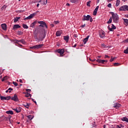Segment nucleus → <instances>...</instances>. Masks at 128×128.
Returning a JSON list of instances; mask_svg holds the SVG:
<instances>
[{
	"mask_svg": "<svg viewBox=\"0 0 128 128\" xmlns=\"http://www.w3.org/2000/svg\"><path fill=\"white\" fill-rule=\"evenodd\" d=\"M111 14H112V18L113 19L114 22L118 24V20H120V18H118V15L117 14L114 13V12H112Z\"/></svg>",
	"mask_w": 128,
	"mask_h": 128,
	"instance_id": "f257e3e1",
	"label": "nucleus"
},
{
	"mask_svg": "<svg viewBox=\"0 0 128 128\" xmlns=\"http://www.w3.org/2000/svg\"><path fill=\"white\" fill-rule=\"evenodd\" d=\"M44 46V44H40L38 45H35L34 46H32L30 47V48L32 50L34 48V50H38V48H42Z\"/></svg>",
	"mask_w": 128,
	"mask_h": 128,
	"instance_id": "f03ea898",
	"label": "nucleus"
},
{
	"mask_svg": "<svg viewBox=\"0 0 128 128\" xmlns=\"http://www.w3.org/2000/svg\"><path fill=\"white\" fill-rule=\"evenodd\" d=\"M99 36L100 38H106V32L102 30H100L99 31Z\"/></svg>",
	"mask_w": 128,
	"mask_h": 128,
	"instance_id": "7ed1b4c3",
	"label": "nucleus"
},
{
	"mask_svg": "<svg viewBox=\"0 0 128 128\" xmlns=\"http://www.w3.org/2000/svg\"><path fill=\"white\" fill-rule=\"evenodd\" d=\"M56 52H58L60 54V56H62V54H64V49H58L56 50Z\"/></svg>",
	"mask_w": 128,
	"mask_h": 128,
	"instance_id": "20e7f679",
	"label": "nucleus"
},
{
	"mask_svg": "<svg viewBox=\"0 0 128 128\" xmlns=\"http://www.w3.org/2000/svg\"><path fill=\"white\" fill-rule=\"evenodd\" d=\"M34 16H36V13L32 14H30L28 16L25 18H24V20H31V18H32Z\"/></svg>",
	"mask_w": 128,
	"mask_h": 128,
	"instance_id": "39448f33",
	"label": "nucleus"
},
{
	"mask_svg": "<svg viewBox=\"0 0 128 128\" xmlns=\"http://www.w3.org/2000/svg\"><path fill=\"white\" fill-rule=\"evenodd\" d=\"M83 18L82 20H84H84H90V15H87L86 16V15H84L83 16Z\"/></svg>",
	"mask_w": 128,
	"mask_h": 128,
	"instance_id": "423d86ee",
	"label": "nucleus"
},
{
	"mask_svg": "<svg viewBox=\"0 0 128 128\" xmlns=\"http://www.w3.org/2000/svg\"><path fill=\"white\" fill-rule=\"evenodd\" d=\"M108 30H110V32H114V30H116V26H114V24H112L111 28H110V26H108Z\"/></svg>",
	"mask_w": 128,
	"mask_h": 128,
	"instance_id": "0eeeda50",
	"label": "nucleus"
},
{
	"mask_svg": "<svg viewBox=\"0 0 128 128\" xmlns=\"http://www.w3.org/2000/svg\"><path fill=\"white\" fill-rule=\"evenodd\" d=\"M12 100H14V102H18V95L14 94L13 97L11 98Z\"/></svg>",
	"mask_w": 128,
	"mask_h": 128,
	"instance_id": "6e6552de",
	"label": "nucleus"
},
{
	"mask_svg": "<svg viewBox=\"0 0 128 128\" xmlns=\"http://www.w3.org/2000/svg\"><path fill=\"white\" fill-rule=\"evenodd\" d=\"M38 24H44V26L45 28H48V26L46 25V22H44V21H39L38 22Z\"/></svg>",
	"mask_w": 128,
	"mask_h": 128,
	"instance_id": "1a4fd4ad",
	"label": "nucleus"
},
{
	"mask_svg": "<svg viewBox=\"0 0 128 128\" xmlns=\"http://www.w3.org/2000/svg\"><path fill=\"white\" fill-rule=\"evenodd\" d=\"M122 106V105L118 103H114V108H120Z\"/></svg>",
	"mask_w": 128,
	"mask_h": 128,
	"instance_id": "9d476101",
	"label": "nucleus"
},
{
	"mask_svg": "<svg viewBox=\"0 0 128 128\" xmlns=\"http://www.w3.org/2000/svg\"><path fill=\"white\" fill-rule=\"evenodd\" d=\"M98 8L100 7L98 6H97L96 8L94 9L93 12V16H96V14H98Z\"/></svg>",
	"mask_w": 128,
	"mask_h": 128,
	"instance_id": "9b49d317",
	"label": "nucleus"
},
{
	"mask_svg": "<svg viewBox=\"0 0 128 128\" xmlns=\"http://www.w3.org/2000/svg\"><path fill=\"white\" fill-rule=\"evenodd\" d=\"M120 12H126L125 6H122L119 8Z\"/></svg>",
	"mask_w": 128,
	"mask_h": 128,
	"instance_id": "f8f14e48",
	"label": "nucleus"
},
{
	"mask_svg": "<svg viewBox=\"0 0 128 128\" xmlns=\"http://www.w3.org/2000/svg\"><path fill=\"white\" fill-rule=\"evenodd\" d=\"M90 38V36H87L84 40H83V42H84V44H86V42L88 40V38Z\"/></svg>",
	"mask_w": 128,
	"mask_h": 128,
	"instance_id": "ddd939ff",
	"label": "nucleus"
},
{
	"mask_svg": "<svg viewBox=\"0 0 128 128\" xmlns=\"http://www.w3.org/2000/svg\"><path fill=\"white\" fill-rule=\"evenodd\" d=\"M1 26L2 28V29L4 30H6V24H1Z\"/></svg>",
	"mask_w": 128,
	"mask_h": 128,
	"instance_id": "4468645a",
	"label": "nucleus"
},
{
	"mask_svg": "<svg viewBox=\"0 0 128 128\" xmlns=\"http://www.w3.org/2000/svg\"><path fill=\"white\" fill-rule=\"evenodd\" d=\"M20 28V26L18 24H14L12 28V30H16V28Z\"/></svg>",
	"mask_w": 128,
	"mask_h": 128,
	"instance_id": "2eb2a0df",
	"label": "nucleus"
},
{
	"mask_svg": "<svg viewBox=\"0 0 128 128\" xmlns=\"http://www.w3.org/2000/svg\"><path fill=\"white\" fill-rule=\"evenodd\" d=\"M64 40H66V42H68V40H70V36H64Z\"/></svg>",
	"mask_w": 128,
	"mask_h": 128,
	"instance_id": "dca6fc26",
	"label": "nucleus"
},
{
	"mask_svg": "<svg viewBox=\"0 0 128 128\" xmlns=\"http://www.w3.org/2000/svg\"><path fill=\"white\" fill-rule=\"evenodd\" d=\"M62 34V30L57 31L56 32V36H61Z\"/></svg>",
	"mask_w": 128,
	"mask_h": 128,
	"instance_id": "f3484780",
	"label": "nucleus"
},
{
	"mask_svg": "<svg viewBox=\"0 0 128 128\" xmlns=\"http://www.w3.org/2000/svg\"><path fill=\"white\" fill-rule=\"evenodd\" d=\"M123 20L124 22V24H125V26H128V19H123Z\"/></svg>",
	"mask_w": 128,
	"mask_h": 128,
	"instance_id": "a211bd4d",
	"label": "nucleus"
},
{
	"mask_svg": "<svg viewBox=\"0 0 128 128\" xmlns=\"http://www.w3.org/2000/svg\"><path fill=\"white\" fill-rule=\"evenodd\" d=\"M8 78H10V77L8 76H5L2 79V82H4V80H8Z\"/></svg>",
	"mask_w": 128,
	"mask_h": 128,
	"instance_id": "6ab92c4d",
	"label": "nucleus"
},
{
	"mask_svg": "<svg viewBox=\"0 0 128 128\" xmlns=\"http://www.w3.org/2000/svg\"><path fill=\"white\" fill-rule=\"evenodd\" d=\"M122 120L123 122H128V118L126 117H124L122 118Z\"/></svg>",
	"mask_w": 128,
	"mask_h": 128,
	"instance_id": "aec40b11",
	"label": "nucleus"
},
{
	"mask_svg": "<svg viewBox=\"0 0 128 128\" xmlns=\"http://www.w3.org/2000/svg\"><path fill=\"white\" fill-rule=\"evenodd\" d=\"M36 22H34L32 23L30 26V28H34V26H36Z\"/></svg>",
	"mask_w": 128,
	"mask_h": 128,
	"instance_id": "412c9836",
	"label": "nucleus"
},
{
	"mask_svg": "<svg viewBox=\"0 0 128 128\" xmlns=\"http://www.w3.org/2000/svg\"><path fill=\"white\" fill-rule=\"evenodd\" d=\"M24 108H29L30 106V104H24Z\"/></svg>",
	"mask_w": 128,
	"mask_h": 128,
	"instance_id": "4be33fe9",
	"label": "nucleus"
},
{
	"mask_svg": "<svg viewBox=\"0 0 128 128\" xmlns=\"http://www.w3.org/2000/svg\"><path fill=\"white\" fill-rule=\"evenodd\" d=\"M20 19V17H16L14 18V22H18V20Z\"/></svg>",
	"mask_w": 128,
	"mask_h": 128,
	"instance_id": "5701e85b",
	"label": "nucleus"
},
{
	"mask_svg": "<svg viewBox=\"0 0 128 128\" xmlns=\"http://www.w3.org/2000/svg\"><path fill=\"white\" fill-rule=\"evenodd\" d=\"M27 118H28V120H32L34 118V116L32 115H29L27 116Z\"/></svg>",
	"mask_w": 128,
	"mask_h": 128,
	"instance_id": "b1692460",
	"label": "nucleus"
},
{
	"mask_svg": "<svg viewBox=\"0 0 128 128\" xmlns=\"http://www.w3.org/2000/svg\"><path fill=\"white\" fill-rule=\"evenodd\" d=\"M6 114H14V112L12 110H8L6 112Z\"/></svg>",
	"mask_w": 128,
	"mask_h": 128,
	"instance_id": "393cba45",
	"label": "nucleus"
},
{
	"mask_svg": "<svg viewBox=\"0 0 128 128\" xmlns=\"http://www.w3.org/2000/svg\"><path fill=\"white\" fill-rule=\"evenodd\" d=\"M16 112H20V109H18V108H14L13 109Z\"/></svg>",
	"mask_w": 128,
	"mask_h": 128,
	"instance_id": "a878e982",
	"label": "nucleus"
},
{
	"mask_svg": "<svg viewBox=\"0 0 128 128\" xmlns=\"http://www.w3.org/2000/svg\"><path fill=\"white\" fill-rule=\"evenodd\" d=\"M19 42H21V44H26V41H24V40L23 39L19 40Z\"/></svg>",
	"mask_w": 128,
	"mask_h": 128,
	"instance_id": "bb28decb",
	"label": "nucleus"
},
{
	"mask_svg": "<svg viewBox=\"0 0 128 128\" xmlns=\"http://www.w3.org/2000/svg\"><path fill=\"white\" fill-rule=\"evenodd\" d=\"M22 27L24 28H26V29L28 28V26L24 24H22Z\"/></svg>",
	"mask_w": 128,
	"mask_h": 128,
	"instance_id": "cd10ccee",
	"label": "nucleus"
},
{
	"mask_svg": "<svg viewBox=\"0 0 128 128\" xmlns=\"http://www.w3.org/2000/svg\"><path fill=\"white\" fill-rule=\"evenodd\" d=\"M70 2L72 4H76V2H78V0H70Z\"/></svg>",
	"mask_w": 128,
	"mask_h": 128,
	"instance_id": "c85d7f7f",
	"label": "nucleus"
},
{
	"mask_svg": "<svg viewBox=\"0 0 128 128\" xmlns=\"http://www.w3.org/2000/svg\"><path fill=\"white\" fill-rule=\"evenodd\" d=\"M112 18L110 17L109 20L107 22V24H112Z\"/></svg>",
	"mask_w": 128,
	"mask_h": 128,
	"instance_id": "c756f323",
	"label": "nucleus"
},
{
	"mask_svg": "<svg viewBox=\"0 0 128 128\" xmlns=\"http://www.w3.org/2000/svg\"><path fill=\"white\" fill-rule=\"evenodd\" d=\"M26 98H30V96H32V94H30L27 92L26 95L25 96Z\"/></svg>",
	"mask_w": 128,
	"mask_h": 128,
	"instance_id": "7c9ffc66",
	"label": "nucleus"
},
{
	"mask_svg": "<svg viewBox=\"0 0 128 128\" xmlns=\"http://www.w3.org/2000/svg\"><path fill=\"white\" fill-rule=\"evenodd\" d=\"M120 0H116V6H120Z\"/></svg>",
	"mask_w": 128,
	"mask_h": 128,
	"instance_id": "2f4dec72",
	"label": "nucleus"
},
{
	"mask_svg": "<svg viewBox=\"0 0 128 128\" xmlns=\"http://www.w3.org/2000/svg\"><path fill=\"white\" fill-rule=\"evenodd\" d=\"M42 2H43L42 4H44V6H46V4H48V0H44Z\"/></svg>",
	"mask_w": 128,
	"mask_h": 128,
	"instance_id": "473e14b6",
	"label": "nucleus"
},
{
	"mask_svg": "<svg viewBox=\"0 0 128 128\" xmlns=\"http://www.w3.org/2000/svg\"><path fill=\"white\" fill-rule=\"evenodd\" d=\"M6 6L4 5L2 7L1 10H6Z\"/></svg>",
	"mask_w": 128,
	"mask_h": 128,
	"instance_id": "72a5a7b5",
	"label": "nucleus"
},
{
	"mask_svg": "<svg viewBox=\"0 0 128 128\" xmlns=\"http://www.w3.org/2000/svg\"><path fill=\"white\" fill-rule=\"evenodd\" d=\"M90 2H92V1H89L87 2L86 5L88 6H90Z\"/></svg>",
	"mask_w": 128,
	"mask_h": 128,
	"instance_id": "f704fd0d",
	"label": "nucleus"
},
{
	"mask_svg": "<svg viewBox=\"0 0 128 128\" xmlns=\"http://www.w3.org/2000/svg\"><path fill=\"white\" fill-rule=\"evenodd\" d=\"M124 54H128V47L124 51Z\"/></svg>",
	"mask_w": 128,
	"mask_h": 128,
	"instance_id": "c9c22d12",
	"label": "nucleus"
},
{
	"mask_svg": "<svg viewBox=\"0 0 128 128\" xmlns=\"http://www.w3.org/2000/svg\"><path fill=\"white\" fill-rule=\"evenodd\" d=\"M4 96H0V98L1 99V100H4Z\"/></svg>",
	"mask_w": 128,
	"mask_h": 128,
	"instance_id": "e433bc0d",
	"label": "nucleus"
},
{
	"mask_svg": "<svg viewBox=\"0 0 128 128\" xmlns=\"http://www.w3.org/2000/svg\"><path fill=\"white\" fill-rule=\"evenodd\" d=\"M13 84H14V86H18V83H16V82H13Z\"/></svg>",
	"mask_w": 128,
	"mask_h": 128,
	"instance_id": "4c0bfd02",
	"label": "nucleus"
},
{
	"mask_svg": "<svg viewBox=\"0 0 128 128\" xmlns=\"http://www.w3.org/2000/svg\"><path fill=\"white\" fill-rule=\"evenodd\" d=\"M14 42H15V44H18V42H20L19 40H14Z\"/></svg>",
	"mask_w": 128,
	"mask_h": 128,
	"instance_id": "58836bf2",
	"label": "nucleus"
},
{
	"mask_svg": "<svg viewBox=\"0 0 128 128\" xmlns=\"http://www.w3.org/2000/svg\"><path fill=\"white\" fill-rule=\"evenodd\" d=\"M6 100H10V96H6Z\"/></svg>",
	"mask_w": 128,
	"mask_h": 128,
	"instance_id": "ea45409f",
	"label": "nucleus"
},
{
	"mask_svg": "<svg viewBox=\"0 0 128 128\" xmlns=\"http://www.w3.org/2000/svg\"><path fill=\"white\" fill-rule=\"evenodd\" d=\"M114 58L112 57L110 62H114Z\"/></svg>",
	"mask_w": 128,
	"mask_h": 128,
	"instance_id": "a19ab883",
	"label": "nucleus"
},
{
	"mask_svg": "<svg viewBox=\"0 0 128 128\" xmlns=\"http://www.w3.org/2000/svg\"><path fill=\"white\" fill-rule=\"evenodd\" d=\"M8 90H9V92H12V91H11V90H13V89H12V88H10L8 89Z\"/></svg>",
	"mask_w": 128,
	"mask_h": 128,
	"instance_id": "79ce46f5",
	"label": "nucleus"
},
{
	"mask_svg": "<svg viewBox=\"0 0 128 128\" xmlns=\"http://www.w3.org/2000/svg\"><path fill=\"white\" fill-rule=\"evenodd\" d=\"M26 90L28 92H32V90H30V89H26Z\"/></svg>",
	"mask_w": 128,
	"mask_h": 128,
	"instance_id": "37998d69",
	"label": "nucleus"
},
{
	"mask_svg": "<svg viewBox=\"0 0 128 128\" xmlns=\"http://www.w3.org/2000/svg\"><path fill=\"white\" fill-rule=\"evenodd\" d=\"M90 22H92V16H90V20H89Z\"/></svg>",
	"mask_w": 128,
	"mask_h": 128,
	"instance_id": "c03bdc74",
	"label": "nucleus"
},
{
	"mask_svg": "<svg viewBox=\"0 0 128 128\" xmlns=\"http://www.w3.org/2000/svg\"><path fill=\"white\" fill-rule=\"evenodd\" d=\"M126 10H128V6H125V12Z\"/></svg>",
	"mask_w": 128,
	"mask_h": 128,
	"instance_id": "a18cd8bd",
	"label": "nucleus"
},
{
	"mask_svg": "<svg viewBox=\"0 0 128 128\" xmlns=\"http://www.w3.org/2000/svg\"><path fill=\"white\" fill-rule=\"evenodd\" d=\"M101 60H100V59H98L97 60H96V62H101Z\"/></svg>",
	"mask_w": 128,
	"mask_h": 128,
	"instance_id": "49530a36",
	"label": "nucleus"
},
{
	"mask_svg": "<svg viewBox=\"0 0 128 128\" xmlns=\"http://www.w3.org/2000/svg\"><path fill=\"white\" fill-rule=\"evenodd\" d=\"M108 8H112V4H109L108 5Z\"/></svg>",
	"mask_w": 128,
	"mask_h": 128,
	"instance_id": "de8ad7c7",
	"label": "nucleus"
},
{
	"mask_svg": "<svg viewBox=\"0 0 128 128\" xmlns=\"http://www.w3.org/2000/svg\"><path fill=\"white\" fill-rule=\"evenodd\" d=\"M54 24H59L60 22L57 20V21H54Z\"/></svg>",
	"mask_w": 128,
	"mask_h": 128,
	"instance_id": "09e8293b",
	"label": "nucleus"
},
{
	"mask_svg": "<svg viewBox=\"0 0 128 128\" xmlns=\"http://www.w3.org/2000/svg\"><path fill=\"white\" fill-rule=\"evenodd\" d=\"M110 58V56H108V55H105L104 58Z\"/></svg>",
	"mask_w": 128,
	"mask_h": 128,
	"instance_id": "8fccbe9b",
	"label": "nucleus"
},
{
	"mask_svg": "<svg viewBox=\"0 0 128 128\" xmlns=\"http://www.w3.org/2000/svg\"><path fill=\"white\" fill-rule=\"evenodd\" d=\"M41 26L42 28H44V27H46V26H44V24H40V26Z\"/></svg>",
	"mask_w": 128,
	"mask_h": 128,
	"instance_id": "3c124183",
	"label": "nucleus"
},
{
	"mask_svg": "<svg viewBox=\"0 0 128 128\" xmlns=\"http://www.w3.org/2000/svg\"><path fill=\"white\" fill-rule=\"evenodd\" d=\"M104 60H101V62H100V64H104Z\"/></svg>",
	"mask_w": 128,
	"mask_h": 128,
	"instance_id": "603ef678",
	"label": "nucleus"
},
{
	"mask_svg": "<svg viewBox=\"0 0 128 128\" xmlns=\"http://www.w3.org/2000/svg\"><path fill=\"white\" fill-rule=\"evenodd\" d=\"M114 65L115 66H118V63H114Z\"/></svg>",
	"mask_w": 128,
	"mask_h": 128,
	"instance_id": "864d4df0",
	"label": "nucleus"
},
{
	"mask_svg": "<svg viewBox=\"0 0 128 128\" xmlns=\"http://www.w3.org/2000/svg\"><path fill=\"white\" fill-rule=\"evenodd\" d=\"M74 38H78V35L76 34H74Z\"/></svg>",
	"mask_w": 128,
	"mask_h": 128,
	"instance_id": "5fc2aeb1",
	"label": "nucleus"
},
{
	"mask_svg": "<svg viewBox=\"0 0 128 128\" xmlns=\"http://www.w3.org/2000/svg\"><path fill=\"white\" fill-rule=\"evenodd\" d=\"M124 42H128V38L124 40Z\"/></svg>",
	"mask_w": 128,
	"mask_h": 128,
	"instance_id": "6e6d98bb",
	"label": "nucleus"
},
{
	"mask_svg": "<svg viewBox=\"0 0 128 128\" xmlns=\"http://www.w3.org/2000/svg\"><path fill=\"white\" fill-rule=\"evenodd\" d=\"M66 6H70V4H69V3H66Z\"/></svg>",
	"mask_w": 128,
	"mask_h": 128,
	"instance_id": "4d7b16f0",
	"label": "nucleus"
},
{
	"mask_svg": "<svg viewBox=\"0 0 128 128\" xmlns=\"http://www.w3.org/2000/svg\"><path fill=\"white\" fill-rule=\"evenodd\" d=\"M78 46V44H76L74 46L73 48H76V46Z\"/></svg>",
	"mask_w": 128,
	"mask_h": 128,
	"instance_id": "13d9d810",
	"label": "nucleus"
},
{
	"mask_svg": "<svg viewBox=\"0 0 128 128\" xmlns=\"http://www.w3.org/2000/svg\"><path fill=\"white\" fill-rule=\"evenodd\" d=\"M86 26V24H84L81 26L82 28H84Z\"/></svg>",
	"mask_w": 128,
	"mask_h": 128,
	"instance_id": "bf43d9fd",
	"label": "nucleus"
},
{
	"mask_svg": "<svg viewBox=\"0 0 128 128\" xmlns=\"http://www.w3.org/2000/svg\"><path fill=\"white\" fill-rule=\"evenodd\" d=\"M19 82H21L22 84V79H20L19 80Z\"/></svg>",
	"mask_w": 128,
	"mask_h": 128,
	"instance_id": "052dcab7",
	"label": "nucleus"
},
{
	"mask_svg": "<svg viewBox=\"0 0 128 128\" xmlns=\"http://www.w3.org/2000/svg\"><path fill=\"white\" fill-rule=\"evenodd\" d=\"M125 18H128V14H125Z\"/></svg>",
	"mask_w": 128,
	"mask_h": 128,
	"instance_id": "680f3d73",
	"label": "nucleus"
},
{
	"mask_svg": "<svg viewBox=\"0 0 128 128\" xmlns=\"http://www.w3.org/2000/svg\"><path fill=\"white\" fill-rule=\"evenodd\" d=\"M116 128H120V126H118V125H117V126H116Z\"/></svg>",
	"mask_w": 128,
	"mask_h": 128,
	"instance_id": "e2e57ef3",
	"label": "nucleus"
},
{
	"mask_svg": "<svg viewBox=\"0 0 128 128\" xmlns=\"http://www.w3.org/2000/svg\"><path fill=\"white\" fill-rule=\"evenodd\" d=\"M36 6H37L38 8V6H40V4H38L37 5H36Z\"/></svg>",
	"mask_w": 128,
	"mask_h": 128,
	"instance_id": "0e129e2a",
	"label": "nucleus"
},
{
	"mask_svg": "<svg viewBox=\"0 0 128 128\" xmlns=\"http://www.w3.org/2000/svg\"><path fill=\"white\" fill-rule=\"evenodd\" d=\"M51 26H52V28H54V24H51Z\"/></svg>",
	"mask_w": 128,
	"mask_h": 128,
	"instance_id": "69168bd1",
	"label": "nucleus"
},
{
	"mask_svg": "<svg viewBox=\"0 0 128 128\" xmlns=\"http://www.w3.org/2000/svg\"><path fill=\"white\" fill-rule=\"evenodd\" d=\"M19 34H22V32H19Z\"/></svg>",
	"mask_w": 128,
	"mask_h": 128,
	"instance_id": "338daca9",
	"label": "nucleus"
},
{
	"mask_svg": "<svg viewBox=\"0 0 128 128\" xmlns=\"http://www.w3.org/2000/svg\"><path fill=\"white\" fill-rule=\"evenodd\" d=\"M8 90H6V93H8Z\"/></svg>",
	"mask_w": 128,
	"mask_h": 128,
	"instance_id": "774afa93",
	"label": "nucleus"
}]
</instances>
